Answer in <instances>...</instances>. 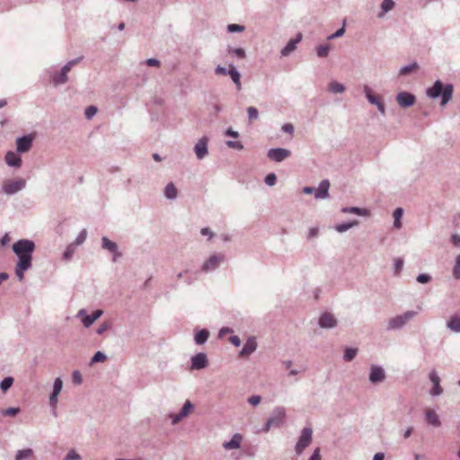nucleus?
Masks as SVG:
<instances>
[{"label":"nucleus","instance_id":"1","mask_svg":"<svg viewBox=\"0 0 460 460\" xmlns=\"http://www.w3.org/2000/svg\"><path fill=\"white\" fill-rule=\"evenodd\" d=\"M34 250L35 243L29 239H20L13 244V252L18 257L15 275L20 281L24 278V271L31 267Z\"/></svg>","mask_w":460,"mask_h":460},{"label":"nucleus","instance_id":"2","mask_svg":"<svg viewBox=\"0 0 460 460\" xmlns=\"http://www.w3.org/2000/svg\"><path fill=\"white\" fill-rule=\"evenodd\" d=\"M454 86L452 84H444L440 80H436L432 86L429 87L426 90V95L432 99L436 100L440 98L441 106L447 105L453 97Z\"/></svg>","mask_w":460,"mask_h":460},{"label":"nucleus","instance_id":"3","mask_svg":"<svg viewBox=\"0 0 460 460\" xmlns=\"http://www.w3.org/2000/svg\"><path fill=\"white\" fill-rule=\"evenodd\" d=\"M26 186V181L22 178L16 180H7L2 185V190L7 195H13L23 190Z\"/></svg>","mask_w":460,"mask_h":460},{"label":"nucleus","instance_id":"4","mask_svg":"<svg viewBox=\"0 0 460 460\" xmlns=\"http://www.w3.org/2000/svg\"><path fill=\"white\" fill-rule=\"evenodd\" d=\"M226 256L223 253H213L204 261L201 266L203 272L214 271L225 261Z\"/></svg>","mask_w":460,"mask_h":460},{"label":"nucleus","instance_id":"5","mask_svg":"<svg viewBox=\"0 0 460 460\" xmlns=\"http://www.w3.org/2000/svg\"><path fill=\"white\" fill-rule=\"evenodd\" d=\"M313 431L310 428H305L302 430L300 438L296 446V452L300 455L304 449L309 446L312 441Z\"/></svg>","mask_w":460,"mask_h":460},{"label":"nucleus","instance_id":"6","mask_svg":"<svg viewBox=\"0 0 460 460\" xmlns=\"http://www.w3.org/2000/svg\"><path fill=\"white\" fill-rule=\"evenodd\" d=\"M268 158L271 161L280 163L291 155L288 149L282 147L270 148L268 151Z\"/></svg>","mask_w":460,"mask_h":460},{"label":"nucleus","instance_id":"7","mask_svg":"<svg viewBox=\"0 0 460 460\" xmlns=\"http://www.w3.org/2000/svg\"><path fill=\"white\" fill-rule=\"evenodd\" d=\"M396 102L401 108H409L413 106L416 102V97L413 93L409 92H400L396 95Z\"/></svg>","mask_w":460,"mask_h":460},{"label":"nucleus","instance_id":"8","mask_svg":"<svg viewBox=\"0 0 460 460\" xmlns=\"http://www.w3.org/2000/svg\"><path fill=\"white\" fill-rule=\"evenodd\" d=\"M364 93H365L366 98L367 99V101L371 104L376 105L377 107V110L379 111V112L382 115H385V106L384 102L380 100V98L378 96L375 95L372 93V90L370 89L369 86L365 85V87H364Z\"/></svg>","mask_w":460,"mask_h":460},{"label":"nucleus","instance_id":"9","mask_svg":"<svg viewBox=\"0 0 460 460\" xmlns=\"http://www.w3.org/2000/svg\"><path fill=\"white\" fill-rule=\"evenodd\" d=\"M415 314L414 312L409 311L403 314L397 315L389 321V329H397L403 326Z\"/></svg>","mask_w":460,"mask_h":460},{"label":"nucleus","instance_id":"10","mask_svg":"<svg viewBox=\"0 0 460 460\" xmlns=\"http://www.w3.org/2000/svg\"><path fill=\"white\" fill-rule=\"evenodd\" d=\"M34 137L31 134H28L18 137L16 139V150L18 153H26L28 152L33 143Z\"/></svg>","mask_w":460,"mask_h":460},{"label":"nucleus","instance_id":"11","mask_svg":"<svg viewBox=\"0 0 460 460\" xmlns=\"http://www.w3.org/2000/svg\"><path fill=\"white\" fill-rule=\"evenodd\" d=\"M102 310H96L92 314H86L84 310H80L77 314L85 327H90L102 314Z\"/></svg>","mask_w":460,"mask_h":460},{"label":"nucleus","instance_id":"12","mask_svg":"<svg viewBox=\"0 0 460 460\" xmlns=\"http://www.w3.org/2000/svg\"><path fill=\"white\" fill-rule=\"evenodd\" d=\"M208 137H202L195 145L194 152L199 160H202L208 155Z\"/></svg>","mask_w":460,"mask_h":460},{"label":"nucleus","instance_id":"13","mask_svg":"<svg viewBox=\"0 0 460 460\" xmlns=\"http://www.w3.org/2000/svg\"><path fill=\"white\" fill-rule=\"evenodd\" d=\"M102 247L108 250L113 254L112 261L115 262L118 257L121 256V253L118 250V245L115 242L111 241L108 237L103 236L102 238Z\"/></svg>","mask_w":460,"mask_h":460},{"label":"nucleus","instance_id":"14","mask_svg":"<svg viewBox=\"0 0 460 460\" xmlns=\"http://www.w3.org/2000/svg\"><path fill=\"white\" fill-rule=\"evenodd\" d=\"M193 404L190 401H186L182 409L178 414H171L170 417L173 424L178 423L183 418L187 417L193 411Z\"/></svg>","mask_w":460,"mask_h":460},{"label":"nucleus","instance_id":"15","mask_svg":"<svg viewBox=\"0 0 460 460\" xmlns=\"http://www.w3.org/2000/svg\"><path fill=\"white\" fill-rule=\"evenodd\" d=\"M208 365V360L205 353H198L191 358L190 369H202Z\"/></svg>","mask_w":460,"mask_h":460},{"label":"nucleus","instance_id":"16","mask_svg":"<svg viewBox=\"0 0 460 460\" xmlns=\"http://www.w3.org/2000/svg\"><path fill=\"white\" fill-rule=\"evenodd\" d=\"M302 40V34L298 33L295 38L290 39L287 45L281 49L280 54L283 57L288 56L296 49V45Z\"/></svg>","mask_w":460,"mask_h":460},{"label":"nucleus","instance_id":"17","mask_svg":"<svg viewBox=\"0 0 460 460\" xmlns=\"http://www.w3.org/2000/svg\"><path fill=\"white\" fill-rule=\"evenodd\" d=\"M63 387L62 380L58 377L54 382L53 393L49 397V404L51 407L56 408L58 403V396L60 394Z\"/></svg>","mask_w":460,"mask_h":460},{"label":"nucleus","instance_id":"18","mask_svg":"<svg viewBox=\"0 0 460 460\" xmlns=\"http://www.w3.org/2000/svg\"><path fill=\"white\" fill-rule=\"evenodd\" d=\"M330 182L328 180H323L318 188L315 190L314 197L317 199H326L329 197Z\"/></svg>","mask_w":460,"mask_h":460},{"label":"nucleus","instance_id":"19","mask_svg":"<svg viewBox=\"0 0 460 460\" xmlns=\"http://www.w3.org/2000/svg\"><path fill=\"white\" fill-rule=\"evenodd\" d=\"M4 160L11 167L20 168L22 166V158L13 151H8L6 153Z\"/></svg>","mask_w":460,"mask_h":460},{"label":"nucleus","instance_id":"20","mask_svg":"<svg viewBox=\"0 0 460 460\" xmlns=\"http://www.w3.org/2000/svg\"><path fill=\"white\" fill-rule=\"evenodd\" d=\"M285 418V411L284 409H278L276 411V416L270 418L266 424V430H269L271 426H278L281 424Z\"/></svg>","mask_w":460,"mask_h":460},{"label":"nucleus","instance_id":"21","mask_svg":"<svg viewBox=\"0 0 460 460\" xmlns=\"http://www.w3.org/2000/svg\"><path fill=\"white\" fill-rule=\"evenodd\" d=\"M337 322L334 316L329 313L322 314L319 319V324L322 328H332L336 325Z\"/></svg>","mask_w":460,"mask_h":460},{"label":"nucleus","instance_id":"22","mask_svg":"<svg viewBox=\"0 0 460 460\" xmlns=\"http://www.w3.org/2000/svg\"><path fill=\"white\" fill-rule=\"evenodd\" d=\"M256 347H257V343H256L255 338H253V337L249 338L247 340V341L245 342L243 348L242 349V350L240 352V356L241 357L249 356L256 349Z\"/></svg>","mask_w":460,"mask_h":460},{"label":"nucleus","instance_id":"23","mask_svg":"<svg viewBox=\"0 0 460 460\" xmlns=\"http://www.w3.org/2000/svg\"><path fill=\"white\" fill-rule=\"evenodd\" d=\"M425 415L426 420L429 425H432L434 427H439L441 425L439 417L434 410L427 408L425 410Z\"/></svg>","mask_w":460,"mask_h":460},{"label":"nucleus","instance_id":"24","mask_svg":"<svg viewBox=\"0 0 460 460\" xmlns=\"http://www.w3.org/2000/svg\"><path fill=\"white\" fill-rule=\"evenodd\" d=\"M242 439V435L236 433L233 436L230 441L224 442L223 447L226 450L237 449L241 446Z\"/></svg>","mask_w":460,"mask_h":460},{"label":"nucleus","instance_id":"25","mask_svg":"<svg viewBox=\"0 0 460 460\" xmlns=\"http://www.w3.org/2000/svg\"><path fill=\"white\" fill-rule=\"evenodd\" d=\"M369 379L372 383L383 381L385 379L384 370L380 367L373 366L371 367Z\"/></svg>","mask_w":460,"mask_h":460},{"label":"nucleus","instance_id":"26","mask_svg":"<svg viewBox=\"0 0 460 460\" xmlns=\"http://www.w3.org/2000/svg\"><path fill=\"white\" fill-rule=\"evenodd\" d=\"M227 73H228V75H230L233 82L234 83V84L236 85V89L241 90V88H242L241 75L237 71V69L235 68V66L234 65H232V64L229 65V69H228Z\"/></svg>","mask_w":460,"mask_h":460},{"label":"nucleus","instance_id":"27","mask_svg":"<svg viewBox=\"0 0 460 460\" xmlns=\"http://www.w3.org/2000/svg\"><path fill=\"white\" fill-rule=\"evenodd\" d=\"M164 194L166 199L172 200L177 198L178 190L172 182H169L164 188Z\"/></svg>","mask_w":460,"mask_h":460},{"label":"nucleus","instance_id":"28","mask_svg":"<svg viewBox=\"0 0 460 460\" xmlns=\"http://www.w3.org/2000/svg\"><path fill=\"white\" fill-rule=\"evenodd\" d=\"M52 82L55 85L64 84L68 81L67 75H66L61 70L59 72H56L51 75Z\"/></svg>","mask_w":460,"mask_h":460},{"label":"nucleus","instance_id":"29","mask_svg":"<svg viewBox=\"0 0 460 460\" xmlns=\"http://www.w3.org/2000/svg\"><path fill=\"white\" fill-rule=\"evenodd\" d=\"M394 0H383L381 4V12L377 14V17L383 18L385 15V13L394 9Z\"/></svg>","mask_w":460,"mask_h":460},{"label":"nucleus","instance_id":"30","mask_svg":"<svg viewBox=\"0 0 460 460\" xmlns=\"http://www.w3.org/2000/svg\"><path fill=\"white\" fill-rule=\"evenodd\" d=\"M358 225V220H354V221H351V222H345V223H342V224H338L335 226V230L339 233H344L346 231H348L349 229L352 228L353 226H356Z\"/></svg>","mask_w":460,"mask_h":460},{"label":"nucleus","instance_id":"31","mask_svg":"<svg viewBox=\"0 0 460 460\" xmlns=\"http://www.w3.org/2000/svg\"><path fill=\"white\" fill-rule=\"evenodd\" d=\"M343 213H352L358 216H367L368 215V211L366 208H360L358 207H345L341 209Z\"/></svg>","mask_w":460,"mask_h":460},{"label":"nucleus","instance_id":"32","mask_svg":"<svg viewBox=\"0 0 460 460\" xmlns=\"http://www.w3.org/2000/svg\"><path fill=\"white\" fill-rule=\"evenodd\" d=\"M208 336L209 332L208 330H200L195 334V342L199 345L204 344L208 339Z\"/></svg>","mask_w":460,"mask_h":460},{"label":"nucleus","instance_id":"33","mask_svg":"<svg viewBox=\"0 0 460 460\" xmlns=\"http://www.w3.org/2000/svg\"><path fill=\"white\" fill-rule=\"evenodd\" d=\"M402 214H403V209L402 208H397L394 211V214H393V216H394V227L396 228V229H400L402 227L401 218L402 217Z\"/></svg>","mask_w":460,"mask_h":460},{"label":"nucleus","instance_id":"34","mask_svg":"<svg viewBox=\"0 0 460 460\" xmlns=\"http://www.w3.org/2000/svg\"><path fill=\"white\" fill-rule=\"evenodd\" d=\"M447 327L454 332H460V316H458V315L452 316L450 318V320L447 322Z\"/></svg>","mask_w":460,"mask_h":460},{"label":"nucleus","instance_id":"35","mask_svg":"<svg viewBox=\"0 0 460 460\" xmlns=\"http://www.w3.org/2000/svg\"><path fill=\"white\" fill-rule=\"evenodd\" d=\"M328 89L333 93H341L345 91V87L342 84L332 81L329 84Z\"/></svg>","mask_w":460,"mask_h":460},{"label":"nucleus","instance_id":"36","mask_svg":"<svg viewBox=\"0 0 460 460\" xmlns=\"http://www.w3.org/2000/svg\"><path fill=\"white\" fill-rule=\"evenodd\" d=\"M227 52H228V54H230L232 56H235L241 59H243L246 57L245 50L242 48L235 49V48L228 47Z\"/></svg>","mask_w":460,"mask_h":460},{"label":"nucleus","instance_id":"37","mask_svg":"<svg viewBox=\"0 0 460 460\" xmlns=\"http://www.w3.org/2000/svg\"><path fill=\"white\" fill-rule=\"evenodd\" d=\"M419 67V65L417 62L411 63L407 66H404L401 67L399 74L400 75H405L410 74L411 72L416 70Z\"/></svg>","mask_w":460,"mask_h":460},{"label":"nucleus","instance_id":"38","mask_svg":"<svg viewBox=\"0 0 460 460\" xmlns=\"http://www.w3.org/2000/svg\"><path fill=\"white\" fill-rule=\"evenodd\" d=\"M330 45L323 44L316 48V53L319 58H326L329 55Z\"/></svg>","mask_w":460,"mask_h":460},{"label":"nucleus","instance_id":"39","mask_svg":"<svg viewBox=\"0 0 460 460\" xmlns=\"http://www.w3.org/2000/svg\"><path fill=\"white\" fill-rule=\"evenodd\" d=\"M32 456V450L30 448L19 450L15 456V460H24Z\"/></svg>","mask_w":460,"mask_h":460},{"label":"nucleus","instance_id":"40","mask_svg":"<svg viewBox=\"0 0 460 460\" xmlns=\"http://www.w3.org/2000/svg\"><path fill=\"white\" fill-rule=\"evenodd\" d=\"M247 114L250 121L256 120L259 118L258 110L252 106L247 108Z\"/></svg>","mask_w":460,"mask_h":460},{"label":"nucleus","instance_id":"41","mask_svg":"<svg viewBox=\"0 0 460 460\" xmlns=\"http://www.w3.org/2000/svg\"><path fill=\"white\" fill-rule=\"evenodd\" d=\"M357 354L356 349L347 348L344 351V359L346 361H351Z\"/></svg>","mask_w":460,"mask_h":460},{"label":"nucleus","instance_id":"42","mask_svg":"<svg viewBox=\"0 0 460 460\" xmlns=\"http://www.w3.org/2000/svg\"><path fill=\"white\" fill-rule=\"evenodd\" d=\"M453 276L457 279H460V254L456 258V263L453 268Z\"/></svg>","mask_w":460,"mask_h":460},{"label":"nucleus","instance_id":"43","mask_svg":"<svg viewBox=\"0 0 460 460\" xmlns=\"http://www.w3.org/2000/svg\"><path fill=\"white\" fill-rule=\"evenodd\" d=\"M107 359V357L104 353L101 351H97L91 360V364H94L97 362H104Z\"/></svg>","mask_w":460,"mask_h":460},{"label":"nucleus","instance_id":"44","mask_svg":"<svg viewBox=\"0 0 460 460\" xmlns=\"http://www.w3.org/2000/svg\"><path fill=\"white\" fill-rule=\"evenodd\" d=\"M403 267V260L402 258H397L394 260V272L395 275L399 274Z\"/></svg>","mask_w":460,"mask_h":460},{"label":"nucleus","instance_id":"45","mask_svg":"<svg viewBox=\"0 0 460 460\" xmlns=\"http://www.w3.org/2000/svg\"><path fill=\"white\" fill-rule=\"evenodd\" d=\"M13 383V379L12 377H5L0 384V387L3 390V392H5L7 389H9Z\"/></svg>","mask_w":460,"mask_h":460},{"label":"nucleus","instance_id":"46","mask_svg":"<svg viewBox=\"0 0 460 460\" xmlns=\"http://www.w3.org/2000/svg\"><path fill=\"white\" fill-rule=\"evenodd\" d=\"M244 30V26L236 23H232L227 26V31L231 33L241 32L243 31Z\"/></svg>","mask_w":460,"mask_h":460},{"label":"nucleus","instance_id":"47","mask_svg":"<svg viewBox=\"0 0 460 460\" xmlns=\"http://www.w3.org/2000/svg\"><path fill=\"white\" fill-rule=\"evenodd\" d=\"M97 111L98 110L95 106H88L84 111L85 118L88 119H92L97 113Z\"/></svg>","mask_w":460,"mask_h":460},{"label":"nucleus","instance_id":"48","mask_svg":"<svg viewBox=\"0 0 460 460\" xmlns=\"http://www.w3.org/2000/svg\"><path fill=\"white\" fill-rule=\"evenodd\" d=\"M226 144L229 148H233V149H236V150L243 149V145L239 141L228 140L226 142Z\"/></svg>","mask_w":460,"mask_h":460},{"label":"nucleus","instance_id":"49","mask_svg":"<svg viewBox=\"0 0 460 460\" xmlns=\"http://www.w3.org/2000/svg\"><path fill=\"white\" fill-rule=\"evenodd\" d=\"M86 237H87V231L85 229H83L79 234L77 235L75 241V243L76 245H80L82 244L83 243H84V241L86 240Z\"/></svg>","mask_w":460,"mask_h":460},{"label":"nucleus","instance_id":"50","mask_svg":"<svg viewBox=\"0 0 460 460\" xmlns=\"http://www.w3.org/2000/svg\"><path fill=\"white\" fill-rule=\"evenodd\" d=\"M416 279L420 284H428L431 280V276L427 273H421L418 275Z\"/></svg>","mask_w":460,"mask_h":460},{"label":"nucleus","instance_id":"51","mask_svg":"<svg viewBox=\"0 0 460 460\" xmlns=\"http://www.w3.org/2000/svg\"><path fill=\"white\" fill-rule=\"evenodd\" d=\"M264 181L267 185L273 186L277 181L276 174L273 172L267 174Z\"/></svg>","mask_w":460,"mask_h":460},{"label":"nucleus","instance_id":"52","mask_svg":"<svg viewBox=\"0 0 460 460\" xmlns=\"http://www.w3.org/2000/svg\"><path fill=\"white\" fill-rule=\"evenodd\" d=\"M20 411L19 408L11 407L6 410L2 411V414L4 416H14Z\"/></svg>","mask_w":460,"mask_h":460},{"label":"nucleus","instance_id":"53","mask_svg":"<svg viewBox=\"0 0 460 460\" xmlns=\"http://www.w3.org/2000/svg\"><path fill=\"white\" fill-rule=\"evenodd\" d=\"M344 32H345V29H344V27H341L339 30H337L334 33L328 36V40H334L336 38L341 37L344 34Z\"/></svg>","mask_w":460,"mask_h":460},{"label":"nucleus","instance_id":"54","mask_svg":"<svg viewBox=\"0 0 460 460\" xmlns=\"http://www.w3.org/2000/svg\"><path fill=\"white\" fill-rule=\"evenodd\" d=\"M146 64L148 66H156V67H159L161 66V62L156 59V58H148L146 60Z\"/></svg>","mask_w":460,"mask_h":460},{"label":"nucleus","instance_id":"55","mask_svg":"<svg viewBox=\"0 0 460 460\" xmlns=\"http://www.w3.org/2000/svg\"><path fill=\"white\" fill-rule=\"evenodd\" d=\"M228 69L225 66H222L220 65H218L216 68H215V74L216 75H228L227 73Z\"/></svg>","mask_w":460,"mask_h":460},{"label":"nucleus","instance_id":"56","mask_svg":"<svg viewBox=\"0 0 460 460\" xmlns=\"http://www.w3.org/2000/svg\"><path fill=\"white\" fill-rule=\"evenodd\" d=\"M72 378H73V383H75L76 385H80L82 383V376L78 371H75L73 373Z\"/></svg>","mask_w":460,"mask_h":460},{"label":"nucleus","instance_id":"57","mask_svg":"<svg viewBox=\"0 0 460 460\" xmlns=\"http://www.w3.org/2000/svg\"><path fill=\"white\" fill-rule=\"evenodd\" d=\"M282 130L288 134H293L294 132V127L290 123H286L282 126Z\"/></svg>","mask_w":460,"mask_h":460},{"label":"nucleus","instance_id":"58","mask_svg":"<svg viewBox=\"0 0 460 460\" xmlns=\"http://www.w3.org/2000/svg\"><path fill=\"white\" fill-rule=\"evenodd\" d=\"M261 400V396H259V395H253V396H252V397H250V398H249V402H250L252 405L255 406V405H257V404H259V403H260Z\"/></svg>","mask_w":460,"mask_h":460},{"label":"nucleus","instance_id":"59","mask_svg":"<svg viewBox=\"0 0 460 460\" xmlns=\"http://www.w3.org/2000/svg\"><path fill=\"white\" fill-rule=\"evenodd\" d=\"M226 135L234 138H237L239 137V133L231 128L226 130Z\"/></svg>","mask_w":460,"mask_h":460},{"label":"nucleus","instance_id":"60","mask_svg":"<svg viewBox=\"0 0 460 460\" xmlns=\"http://www.w3.org/2000/svg\"><path fill=\"white\" fill-rule=\"evenodd\" d=\"M451 242L454 245L460 247V234H455L451 237Z\"/></svg>","mask_w":460,"mask_h":460},{"label":"nucleus","instance_id":"61","mask_svg":"<svg viewBox=\"0 0 460 460\" xmlns=\"http://www.w3.org/2000/svg\"><path fill=\"white\" fill-rule=\"evenodd\" d=\"M80 456L75 452L71 451L66 456V460H79Z\"/></svg>","mask_w":460,"mask_h":460},{"label":"nucleus","instance_id":"62","mask_svg":"<svg viewBox=\"0 0 460 460\" xmlns=\"http://www.w3.org/2000/svg\"><path fill=\"white\" fill-rule=\"evenodd\" d=\"M441 393H442V388H441V386L439 385V383L435 384V385H434V387H433V389H432V391H431V394H432L433 395H439Z\"/></svg>","mask_w":460,"mask_h":460},{"label":"nucleus","instance_id":"63","mask_svg":"<svg viewBox=\"0 0 460 460\" xmlns=\"http://www.w3.org/2000/svg\"><path fill=\"white\" fill-rule=\"evenodd\" d=\"M202 235H208L211 239L214 235L213 232L208 227H203L200 230Z\"/></svg>","mask_w":460,"mask_h":460},{"label":"nucleus","instance_id":"64","mask_svg":"<svg viewBox=\"0 0 460 460\" xmlns=\"http://www.w3.org/2000/svg\"><path fill=\"white\" fill-rule=\"evenodd\" d=\"M309 460H321V456H320V449L319 448H316L314 450V452L313 453V455L311 456V457L309 458Z\"/></svg>","mask_w":460,"mask_h":460}]
</instances>
